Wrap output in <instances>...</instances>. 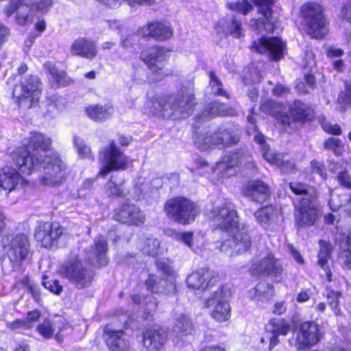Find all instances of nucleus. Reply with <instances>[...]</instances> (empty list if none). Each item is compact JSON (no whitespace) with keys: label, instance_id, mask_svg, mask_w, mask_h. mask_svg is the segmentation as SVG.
<instances>
[{"label":"nucleus","instance_id":"f257e3e1","mask_svg":"<svg viewBox=\"0 0 351 351\" xmlns=\"http://www.w3.org/2000/svg\"><path fill=\"white\" fill-rule=\"evenodd\" d=\"M10 172H4L0 188L12 191L16 187L23 176H31L40 171L44 173L39 177V182L45 186H60L66 180L67 167L60 154L53 150L52 140L45 134L32 131L19 145L10 153L8 160Z\"/></svg>","mask_w":351,"mask_h":351},{"label":"nucleus","instance_id":"f03ea898","mask_svg":"<svg viewBox=\"0 0 351 351\" xmlns=\"http://www.w3.org/2000/svg\"><path fill=\"white\" fill-rule=\"evenodd\" d=\"M213 230L226 233L228 237L221 241V252H230L231 255L242 254L250 250L252 238L245 225L240 226L239 215L231 202H224L213 207L209 213Z\"/></svg>","mask_w":351,"mask_h":351},{"label":"nucleus","instance_id":"7ed1b4c3","mask_svg":"<svg viewBox=\"0 0 351 351\" xmlns=\"http://www.w3.org/2000/svg\"><path fill=\"white\" fill-rule=\"evenodd\" d=\"M197 104L194 90L182 86L176 92L162 93L152 97L149 113L165 120H180L192 115Z\"/></svg>","mask_w":351,"mask_h":351},{"label":"nucleus","instance_id":"20e7f679","mask_svg":"<svg viewBox=\"0 0 351 351\" xmlns=\"http://www.w3.org/2000/svg\"><path fill=\"white\" fill-rule=\"evenodd\" d=\"M295 25L300 32L311 39H324L329 33L330 21L326 8L320 2L308 0L299 8Z\"/></svg>","mask_w":351,"mask_h":351},{"label":"nucleus","instance_id":"39448f33","mask_svg":"<svg viewBox=\"0 0 351 351\" xmlns=\"http://www.w3.org/2000/svg\"><path fill=\"white\" fill-rule=\"evenodd\" d=\"M5 229V218L0 217V253L5 252L12 267H21L32 257L29 239L22 232L3 234Z\"/></svg>","mask_w":351,"mask_h":351},{"label":"nucleus","instance_id":"423d86ee","mask_svg":"<svg viewBox=\"0 0 351 351\" xmlns=\"http://www.w3.org/2000/svg\"><path fill=\"white\" fill-rule=\"evenodd\" d=\"M167 47L154 45L143 49L140 53L141 60L154 75L156 82H160L173 75L167 66L169 64L170 52Z\"/></svg>","mask_w":351,"mask_h":351},{"label":"nucleus","instance_id":"0eeeda50","mask_svg":"<svg viewBox=\"0 0 351 351\" xmlns=\"http://www.w3.org/2000/svg\"><path fill=\"white\" fill-rule=\"evenodd\" d=\"M98 160L101 166L96 177L101 178H106L113 171H125L130 164L128 157L114 140L109 141L107 145L99 151Z\"/></svg>","mask_w":351,"mask_h":351},{"label":"nucleus","instance_id":"6e6552de","mask_svg":"<svg viewBox=\"0 0 351 351\" xmlns=\"http://www.w3.org/2000/svg\"><path fill=\"white\" fill-rule=\"evenodd\" d=\"M163 210L170 220L184 226L192 223L199 214L197 204L181 195L168 199Z\"/></svg>","mask_w":351,"mask_h":351},{"label":"nucleus","instance_id":"1a4fd4ad","mask_svg":"<svg viewBox=\"0 0 351 351\" xmlns=\"http://www.w3.org/2000/svg\"><path fill=\"white\" fill-rule=\"evenodd\" d=\"M320 216L319 193L315 187H313L309 196L298 198L297 205L294 206L295 226L302 228L313 226Z\"/></svg>","mask_w":351,"mask_h":351},{"label":"nucleus","instance_id":"9d476101","mask_svg":"<svg viewBox=\"0 0 351 351\" xmlns=\"http://www.w3.org/2000/svg\"><path fill=\"white\" fill-rule=\"evenodd\" d=\"M41 84V80L31 74L14 85L12 96L19 108L30 109L38 104L43 90Z\"/></svg>","mask_w":351,"mask_h":351},{"label":"nucleus","instance_id":"9b49d317","mask_svg":"<svg viewBox=\"0 0 351 351\" xmlns=\"http://www.w3.org/2000/svg\"><path fill=\"white\" fill-rule=\"evenodd\" d=\"M324 331L316 321H303L297 326L295 347L298 351L310 350L324 337Z\"/></svg>","mask_w":351,"mask_h":351},{"label":"nucleus","instance_id":"f8f14e48","mask_svg":"<svg viewBox=\"0 0 351 351\" xmlns=\"http://www.w3.org/2000/svg\"><path fill=\"white\" fill-rule=\"evenodd\" d=\"M253 3L258 16L250 20L251 25L259 33L273 34L278 23L273 9L276 0H253Z\"/></svg>","mask_w":351,"mask_h":351},{"label":"nucleus","instance_id":"ddd939ff","mask_svg":"<svg viewBox=\"0 0 351 351\" xmlns=\"http://www.w3.org/2000/svg\"><path fill=\"white\" fill-rule=\"evenodd\" d=\"M65 228L58 221H40L34 230V239L47 250L58 247L60 239L66 235Z\"/></svg>","mask_w":351,"mask_h":351},{"label":"nucleus","instance_id":"4468645a","mask_svg":"<svg viewBox=\"0 0 351 351\" xmlns=\"http://www.w3.org/2000/svg\"><path fill=\"white\" fill-rule=\"evenodd\" d=\"M168 340V328L157 323L146 326L142 330L141 343L147 351L165 350Z\"/></svg>","mask_w":351,"mask_h":351},{"label":"nucleus","instance_id":"2eb2a0df","mask_svg":"<svg viewBox=\"0 0 351 351\" xmlns=\"http://www.w3.org/2000/svg\"><path fill=\"white\" fill-rule=\"evenodd\" d=\"M252 48L259 54L267 53L274 62L282 60L287 51V43L281 37L264 35L252 43Z\"/></svg>","mask_w":351,"mask_h":351},{"label":"nucleus","instance_id":"dca6fc26","mask_svg":"<svg viewBox=\"0 0 351 351\" xmlns=\"http://www.w3.org/2000/svg\"><path fill=\"white\" fill-rule=\"evenodd\" d=\"M226 289L223 285L220 286L210 296L205 300L204 306L212 308L210 317L217 322H225L231 317V307L225 300Z\"/></svg>","mask_w":351,"mask_h":351},{"label":"nucleus","instance_id":"f3484780","mask_svg":"<svg viewBox=\"0 0 351 351\" xmlns=\"http://www.w3.org/2000/svg\"><path fill=\"white\" fill-rule=\"evenodd\" d=\"M64 276L79 289L90 285L93 275L88 272L80 258L69 261L62 267Z\"/></svg>","mask_w":351,"mask_h":351},{"label":"nucleus","instance_id":"a211bd4d","mask_svg":"<svg viewBox=\"0 0 351 351\" xmlns=\"http://www.w3.org/2000/svg\"><path fill=\"white\" fill-rule=\"evenodd\" d=\"M112 219L121 224L138 227L144 224L146 217L138 206L124 202L114 209Z\"/></svg>","mask_w":351,"mask_h":351},{"label":"nucleus","instance_id":"6ab92c4d","mask_svg":"<svg viewBox=\"0 0 351 351\" xmlns=\"http://www.w3.org/2000/svg\"><path fill=\"white\" fill-rule=\"evenodd\" d=\"M249 271L252 276L279 277L283 272V267L274 254L269 252L258 261L252 263Z\"/></svg>","mask_w":351,"mask_h":351},{"label":"nucleus","instance_id":"aec40b11","mask_svg":"<svg viewBox=\"0 0 351 351\" xmlns=\"http://www.w3.org/2000/svg\"><path fill=\"white\" fill-rule=\"evenodd\" d=\"M218 274L208 267H201L192 271L186 278V285L193 290L205 291L217 285Z\"/></svg>","mask_w":351,"mask_h":351},{"label":"nucleus","instance_id":"412c9836","mask_svg":"<svg viewBox=\"0 0 351 351\" xmlns=\"http://www.w3.org/2000/svg\"><path fill=\"white\" fill-rule=\"evenodd\" d=\"M147 290L152 294L173 295L177 293L176 279L158 278L155 274H149L145 280Z\"/></svg>","mask_w":351,"mask_h":351},{"label":"nucleus","instance_id":"4be33fe9","mask_svg":"<svg viewBox=\"0 0 351 351\" xmlns=\"http://www.w3.org/2000/svg\"><path fill=\"white\" fill-rule=\"evenodd\" d=\"M123 330L112 329L106 325L103 329V339L109 351H129L128 341L124 337Z\"/></svg>","mask_w":351,"mask_h":351},{"label":"nucleus","instance_id":"5701e85b","mask_svg":"<svg viewBox=\"0 0 351 351\" xmlns=\"http://www.w3.org/2000/svg\"><path fill=\"white\" fill-rule=\"evenodd\" d=\"M243 193L245 197L259 204L267 202L271 197L269 186L261 180L248 182L243 189Z\"/></svg>","mask_w":351,"mask_h":351},{"label":"nucleus","instance_id":"b1692460","mask_svg":"<svg viewBox=\"0 0 351 351\" xmlns=\"http://www.w3.org/2000/svg\"><path fill=\"white\" fill-rule=\"evenodd\" d=\"M141 29L147 31V34L145 36L152 38L158 42H164L169 40L173 35V27L169 23L163 20H155L148 22Z\"/></svg>","mask_w":351,"mask_h":351},{"label":"nucleus","instance_id":"393cba45","mask_svg":"<svg viewBox=\"0 0 351 351\" xmlns=\"http://www.w3.org/2000/svg\"><path fill=\"white\" fill-rule=\"evenodd\" d=\"M268 325L270 328L267 331L271 333V336L269 337L267 349L269 351H271L280 343L279 337L287 336L291 332V325L287 319L280 317L271 318L269 320Z\"/></svg>","mask_w":351,"mask_h":351},{"label":"nucleus","instance_id":"a878e982","mask_svg":"<svg viewBox=\"0 0 351 351\" xmlns=\"http://www.w3.org/2000/svg\"><path fill=\"white\" fill-rule=\"evenodd\" d=\"M242 155L239 151H230L221 156L216 165L221 178H230L234 175L236 169L241 165Z\"/></svg>","mask_w":351,"mask_h":351},{"label":"nucleus","instance_id":"bb28decb","mask_svg":"<svg viewBox=\"0 0 351 351\" xmlns=\"http://www.w3.org/2000/svg\"><path fill=\"white\" fill-rule=\"evenodd\" d=\"M73 56L93 60L97 57L98 51L95 43L86 37L75 39L70 47Z\"/></svg>","mask_w":351,"mask_h":351},{"label":"nucleus","instance_id":"cd10ccee","mask_svg":"<svg viewBox=\"0 0 351 351\" xmlns=\"http://www.w3.org/2000/svg\"><path fill=\"white\" fill-rule=\"evenodd\" d=\"M293 123L305 124L314 119V110L308 104L300 99H295L289 108Z\"/></svg>","mask_w":351,"mask_h":351},{"label":"nucleus","instance_id":"c85d7f7f","mask_svg":"<svg viewBox=\"0 0 351 351\" xmlns=\"http://www.w3.org/2000/svg\"><path fill=\"white\" fill-rule=\"evenodd\" d=\"M254 216L260 226L265 230H271L278 222V212L275 206L267 204L257 209Z\"/></svg>","mask_w":351,"mask_h":351},{"label":"nucleus","instance_id":"c756f323","mask_svg":"<svg viewBox=\"0 0 351 351\" xmlns=\"http://www.w3.org/2000/svg\"><path fill=\"white\" fill-rule=\"evenodd\" d=\"M194 143L198 149L204 151L213 149L217 147L223 149V141L221 135L220 127L212 132H208L197 136Z\"/></svg>","mask_w":351,"mask_h":351},{"label":"nucleus","instance_id":"7c9ffc66","mask_svg":"<svg viewBox=\"0 0 351 351\" xmlns=\"http://www.w3.org/2000/svg\"><path fill=\"white\" fill-rule=\"evenodd\" d=\"M87 117L95 122L102 123L109 119L114 114V107L110 104L104 105L90 104L84 110Z\"/></svg>","mask_w":351,"mask_h":351},{"label":"nucleus","instance_id":"2f4dec72","mask_svg":"<svg viewBox=\"0 0 351 351\" xmlns=\"http://www.w3.org/2000/svg\"><path fill=\"white\" fill-rule=\"evenodd\" d=\"M45 69L46 72L51 76V86L56 89L61 87H67L74 83V80L68 75L66 71L59 70L53 64H45Z\"/></svg>","mask_w":351,"mask_h":351},{"label":"nucleus","instance_id":"473e14b6","mask_svg":"<svg viewBox=\"0 0 351 351\" xmlns=\"http://www.w3.org/2000/svg\"><path fill=\"white\" fill-rule=\"evenodd\" d=\"M93 249L97 267L107 266L110 262L107 254L109 250L108 240L104 236L99 235L94 241Z\"/></svg>","mask_w":351,"mask_h":351},{"label":"nucleus","instance_id":"72a5a7b5","mask_svg":"<svg viewBox=\"0 0 351 351\" xmlns=\"http://www.w3.org/2000/svg\"><path fill=\"white\" fill-rule=\"evenodd\" d=\"M335 243L339 249L340 254L344 258V264L351 268V230L339 233Z\"/></svg>","mask_w":351,"mask_h":351},{"label":"nucleus","instance_id":"f704fd0d","mask_svg":"<svg viewBox=\"0 0 351 351\" xmlns=\"http://www.w3.org/2000/svg\"><path fill=\"white\" fill-rule=\"evenodd\" d=\"M64 105V98L60 95L54 93L47 95L45 99V114L52 117L55 112L59 111Z\"/></svg>","mask_w":351,"mask_h":351},{"label":"nucleus","instance_id":"c9c22d12","mask_svg":"<svg viewBox=\"0 0 351 351\" xmlns=\"http://www.w3.org/2000/svg\"><path fill=\"white\" fill-rule=\"evenodd\" d=\"M173 330L181 336H185L191 334L194 328L191 319L185 314H181L175 319Z\"/></svg>","mask_w":351,"mask_h":351},{"label":"nucleus","instance_id":"e433bc0d","mask_svg":"<svg viewBox=\"0 0 351 351\" xmlns=\"http://www.w3.org/2000/svg\"><path fill=\"white\" fill-rule=\"evenodd\" d=\"M220 132L223 141V149L237 145L240 141V134L238 132L237 127H220Z\"/></svg>","mask_w":351,"mask_h":351},{"label":"nucleus","instance_id":"4c0bfd02","mask_svg":"<svg viewBox=\"0 0 351 351\" xmlns=\"http://www.w3.org/2000/svg\"><path fill=\"white\" fill-rule=\"evenodd\" d=\"M160 251V242L158 239L146 238L141 247L142 253L148 256L157 257Z\"/></svg>","mask_w":351,"mask_h":351},{"label":"nucleus","instance_id":"58836bf2","mask_svg":"<svg viewBox=\"0 0 351 351\" xmlns=\"http://www.w3.org/2000/svg\"><path fill=\"white\" fill-rule=\"evenodd\" d=\"M125 181L117 184L113 180V176H111L104 184L105 192L108 197L118 198L125 195L123 184Z\"/></svg>","mask_w":351,"mask_h":351},{"label":"nucleus","instance_id":"ea45409f","mask_svg":"<svg viewBox=\"0 0 351 351\" xmlns=\"http://www.w3.org/2000/svg\"><path fill=\"white\" fill-rule=\"evenodd\" d=\"M326 298L328 300V304L330 306L331 310L335 315H341V311L340 308L339 298L341 293L339 291H334L330 287H326Z\"/></svg>","mask_w":351,"mask_h":351},{"label":"nucleus","instance_id":"a19ab883","mask_svg":"<svg viewBox=\"0 0 351 351\" xmlns=\"http://www.w3.org/2000/svg\"><path fill=\"white\" fill-rule=\"evenodd\" d=\"M209 77V85L211 87L213 93L215 95H219L229 98L227 92L223 88V84L220 79L217 76L214 71H209L208 72Z\"/></svg>","mask_w":351,"mask_h":351},{"label":"nucleus","instance_id":"79ce46f5","mask_svg":"<svg viewBox=\"0 0 351 351\" xmlns=\"http://www.w3.org/2000/svg\"><path fill=\"white\" fill-rule=\"evenodd\" d=\"M227 8L232 11L246 16L252 10L253 6L248 0H237L228 3Z\"/></svg>","mask_w":351,"mask_h":351},{"label":"nucleus","instance_id":"37998d69","mask_svg":"<svg viewBox=\"0 0 351 351\" xmlns=\"http://www.w3.org/2000/svg\"><path fill=\"white\" fill-rule=\"evenodd\" d=\"M227 31L229 35L235 38H241L244 36L242 23L235 16H232L230 21L227 24Z\"/></svg>","mask_w":351,"mask_h":351},{"label":"nucleus","instance_id":"c03bdc74","mask_svg":"<svg viewBox=\"0 0 351 351\" xmlns=\"http://www.w3.org/2000/svg\"><path fill=\"white\" fill-rule=\"evenodd\" d=\"M289 187L295 195H304V197H308L311 191V188L313 186L303 182L293 181L289 183Z\"/></svg>","mask_w":351,"mask_h":351},{"label":"nucleus","instance_id":"a18cd8bd","mask_svg":"<svg viewBox=\"0 0 351 351\" xmlns=\"http://www.w3.org/2000/svg\"><path fill=\"white\" fill-rule=\"evenodd\" d=\"M73 145L76 148L77 154L81 158L93 159L90 147L86 145L80 137L77 136L73 137Z\"/></svg>","mask_w":351,"mask_h":351},{"label":"nucleus","instance_id":"49530a36","mask_svg":"<svg viewBox=\"0 0 351 351\" xmlns=\"http://www.w3.org/2000/svg\"><path fill=\"white\" fill-rule=\"evenodd\" d=\"M158 271H161L165 278L176 279V273L171 266V261L169 258L157 259L154 263Z\"/></svg>","mask_w":351,"mask_h":351},{"label":"nucleus","instance_id":"de8ad7c7","mask_svg":"<svg viewBox=\"0 0 351 351\" xmlns=\"http://www.w3.org/2000/svg\"><path fill=\"white\" fill-rule=\"evenodd\" d=\"M264 158L271 164L276 165L281 171L287 172L288 170L293 169V164L289 160H282L278 158L276 154H270L264 153Z\"/></svg>","mask_w":351,"mask_h":351},{"label":"nucleus","instance_id":"09e8293b","mask_svg":"<svg viewBox=\"0 0 351 351\" xmlns=\"http://www.w3.org/2000/svg\"><path fill=\"white\" fill-rule=\"evenodd\" d=\"M36 330L45 339H51L54 335L53 322L50 319H45L43 323L37 325Z\"/></svg>","mask_w":351,"mask_h":351},{"label":"nucleus","instance_id":"8fccbe9b","mask_svg":"<svg viewBox=\"0 0 351 351\" xmlns=\"http://www.w3.org/2000/svg\"><path fill=\"white\" fill-rule=\"evenodd\" d=\"M42 285L46 289L56 295H60L63 291V286L57 279H49L47 276H44Z\"/></svg>","mask_w":351,"mask_h":351},{"label":"nucleus","instance_id":"3c124183","mask_svg":"<svg viewBox=\"0 0 351 351\" xmlns=\"http://www.w3.org/2000/svg\"><path fill=\"white\" fill-rule=\"evenodd\" d=\"M336 180L341 188L351 191V175L347 169L338 172Z\"/></svg>","mask_w":351,"mask_h":351},{"label":"nucleus","instance_id":"603ef678","mask_svg":"<svg viewBox=\"0 0 351 351\" xmlns=\"http://www.w3.org/2000/svg\"><path fill=\"white\" fill-rule=\"evenodd\" d=\"M311 173L318 174L323 180H326L328 178L327 171L325 165L323 162L317 160L311 161Z\"/></svg>","mask_w":351,"mask_h":351},{"label":"nucleus","instance_id":"864d4df0","mask_svg":"<svg viewBox=\"0 0 351 351\" xmlns=\"http://www.w3.org/2000/svg\"><path fill=\"white\" fill-rule=\"evenodd\" d=\"M267 289L268 291H271V294L274 292V287L272 284L267 282H259L254 288V297H257L258 300L262 298H266V291L265 289Z\"/></svg>","mask_w":351,"mask_h":351},{"label":"nucleus","instance_id":"5fc2aeb1","mask_svg":"<svg viewBox=\"0 0 351 351\" xmlns=\"http://www.w3.org/2000/svg\"><path fill=\"white\" fill-rule=\"evenodd\" d=\"M331 257L317 255V264L322 267L325 271L326 276V280L328 282L332 280V274L330 270V266L328 265V260Z\"/></svg>","mask_w":351,"mask_h":351},{"label":"nucleus","instance_id":"6e6d98bb","mask_svg":"<svg viewBox=\"0 0 351 351\" xmlns=\"http://www.w3.org/2000/svg\"><path fill=\"white\" fill-rule=\"evenodd\" d=\"M323 145L325 149L332 150L335 153L340 152L343 147L341 140L334 137L328 138Z\"/></svg>","mask_w":351,"mask_h":351},{"label":"nucleus","instance_id":"4d7b16f0","mask_svg":"<svg viewBox=\"0 0 351 351\" xmlns=\"http://www.w3.org/2000/svg\"><path fill=\"white\" fill-rule=\"evenodd\" d=\"M40 311L37 308L28 311L24 319L27 325V328H32L34 324L40 319Z\"/></svg>","mask_w":351,"mask_h":351},{"label":"nucleus","instance_id":"13d9d810","mask_svg":"<svg viewBox=\"0 0 351 351\" xmlns=\"http://www.w3.org/2000/svg\"><path fill=\"white\" fill-rule=\"evenodd\" d=\"M319 250L317 255L331 257L332 252V245L330 241L323 239L319 241Z\"/></svg>","mask_w":351,"mask_h":351},{"label":"nucleus","instance_id":"bf43d9fd","mask_svg":"<svg viewBox=\"0 0 351 351\" xmlns=\"http://www.w3.org/2000/svg\"><path fill=\"white\" fill-rule=\"evenodd\" d=\"M53 5L52 0H38L35 1L34 7L36 10L43 14L47 13Z\"/></svg>","mask_w":351,"mask_h":351},{"label":"nucleus","instance_id":"052dcab7","mask_svg":"<svg viewBox=\"0 0 351 351\" xmlns=\"http://www.w3.org/2000/svg\"><path fill=\"white\" fill-rule=\"evenodd\" d=\"M340 99L345 106L351 105V83L346 82L345 84V89L341 93Z\"/></svg>","mask_w":351,"mask_h":351},{"label":"nucleus","instance_id":"680f3d73","mask_svg":"<svg viewBox=\"0 0 351 351\" xmlns=\"http://www.w3.org/2000/svg\"><path fill=\"white\" fill-rule=\"evenodd\" d=\"M341 19L351 24V1L346 2L341 10Z\"/></svg>","mask_w":351,"mask_h":351},{"label":"nucleus","instance_id":"e2e57ef3","mask_svg":"<svg viewBox=\"0 0 351 351\" xmlns=\"http://www.w3.org/2000/svg\"><path fill=\"white\" fill-rule=\"evenodd\" d=\"M287 304L285 300L276 302L272 310L273 314L276 315H282L287 312Z\"/></svg>","mask_w":351,"mask_h":351},{"label":"nucleus","instance_id":"0e129e2a","mask_svg":"<svg viewBox=\"0 0 351 351\" xmlns=\"http://www.w3.org/2000/svg\"><path fill=\"white\" fill-rule=\"evenodd\" d=\"M11 35L10 29L0 23V46L3 45Z\"/></svg>","mask_w":351,"mask_h":351},{"label":"nucleus","instance_id":"69168bd1","mask_svg":"<svg viewBox=\"0 0 351 351\" xmlns=\"http://www.w3.org/2000/svg\"><path fill=\"white\" fill-rule=\"evenodd\" d=\"M19 8V6L10 1L9 3L5 6L3 12L7 18H10L14 14L18 13Z\"/></svg>","mask_w":351,"mask_h":351},{"label":"nucleus","instance_id":"338daca9","mask_svg":"<svg viewBox=\"0 0 351 351\" xmlns=\"http://www.w3.org/2000/svg\"><path fill=\"white\" fill-rule=\"evenodd\" d=\"M14 19L17 25L24 27L29 22L30 17L28 14H23L18 12L15 14Z\"/></svg>","mask_w":351,"mask_h":351},{"label":"nucleus","instance_id":"774afa93","mask_svg":"<svg viewBox=\"0 0 351 351\" xmlns=\"http://www.w3.org/2000/svg\"><path fill=\"white\" fill-rule=\"evenodd\" d=\"M198 351H227L226 349L219 344L206 345L199 348Z\"/></svg>","mask_w":351,"mask_h":351}]
</instances>
